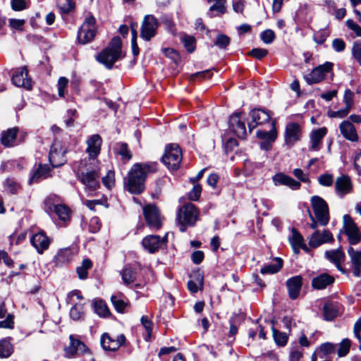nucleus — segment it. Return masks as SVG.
Returning <instances> with one entry per match:
<instances>
[{
	"instance_id": "obj_31",
	"label": "nucleus",
	"mask_w": 361,
	"mask_h": 361,
	"mask_svg": "<svg viewBox=\"0 0 361 361\" xmlns=\"http://www.w3.org/2000/svg\"><path fill=\"white\" fill-rule=\"evenodd\" d=\"M61 204H62V200L60 196L50 194L44 200V211L49 215H51L56 207Z\"/></svg>"
},
{
	"instance_id": "obj_1",
	"label": "nucleus",
	"mask_w": 361,
	"mask_h": 361,
	"mask_svg": "<svg viewBox=\"0 0 361 361\" xmlns=\"http://www.w3.org/2000/svg\"><path fill=\"white\" fill-rule=\"evenodd\" d=\"M157 170V163H145L134 164L128 176L126 183V188L130 193L140 194L145 189V182L148 173L154 172Z\"/></svg>"
},
{
	"instance_id": "obj_30",
	"label": "nucleus",
	"mask_w": 361,
	"mask_h": 361,
	"mask_svg": "<svg viewBox=\"0 0 361 361\" xmlns=\"http://www.w3.org/2000/svg\"><path fill=\"white\" fill-rule=\"evenodd\" d=\"M18 128L16 127L8 128L1 133V143L6 147H11L16 145V137Z\"/></svg>"
},
{
	"instance_id": "obj_4",
	"label": "nucleus",
	"mask_w": 361,
	"mask_h": 361,
	"mask_svg": "<svg viewBox=\"0 0 361 361\" xmlns=\"http://www.w3.org/2000/svg\"><path fill=\"white\" fill-rule=\"evenodd\" d=\"M182 159L180 147L176 144H171L166 147L162 161L169 169L177 170L180 166Z\"/></svg>"
},
{
	"instance_id": "obj_38",
	"label": "nucleus",
	"mask_w": 361,
	"mask_h": 361,
	"mask_svg": "<svg viewBox=\"0 0 361 361\" xmlns=\"http://www.w3.org/2000/svg\"><path fill=\"white\" fill-rule=\"evenodd\" d=\"M13 353V346L11 343V338L0 340V358H8Z\"/></svg>"
},
{
	"instance_id": "obj_11",
	"label": "nucleus",
	"mask_w": 361,
	"mask_h": 361,
	"mask_svg": "<svg viewBox=\"0 0 361 361\" xmlns=\"http://www.w3.org/2000/svg\"><path fill=\"white\" fill-rule=\"evenodd\" d=\"M147 224L152 229L158 230L161 227V222L158 208L152 204H148L143 208Z\"/></svg>"
},
{
	"instance_id": "obj_14",
	"label": "nucleus",
	"mask_w": 361,
	"mask_h": 361,
	"mask_svg": "<svg viewBox=\"0 0 361 361\" xmlns=\"http://www.w3.org/2000/svg\"><path fill=\"white\" fill-rule=\"evenodd\" d=\"M126 342V337L120 334L117 338H113L108 334L104 333L101 337V345L104 350L116 351Z\"/></svg>"
},
{
	"instance_id": "obj_22",
	"label": "nucleus",
	"mask_w": 361,
	"mask_h": 361,
	"mask_svg": "<svg viewBox=\"0 0 361 361\" xmlns=\"http://www.w3.org/2000/svg\"><path fill=\"white\" fill-rule=\"evenodd\" d=\"M301 128L297 123H290L286 126L285 132L286 143L290 146L293 145L300 139Z\"/></svg>"
},
{
	"instance_id": "obj_23",
	"label": "nucleus",
	"mask_w": 361,
	"mask_h": 361,
	"mask_svg": "<svg viewBox=\"0 0 361 361\" xmlns=\"http://www.w3.org/2000/svg\"><path fill=\"white\" fill-rule=\"evenodd\" d=\"M30 243L37 250L38 253L42 254L44 250L48 249L50 244V240L46 235L44 232L40 231L32 236Z\"/></svg>"
},
{
	"instance_id": "obj_56",
	"label": "nucleus",
	"mask_w": 361,
	"mask_h": 361,
	"mask_svg": "<svg viewBox=\"0 0 361 361\" xmlns=\"http://www.w3.org/2000/svg\"><path fill=\"white\" fill-rule=\"evenodd\" d=\"M140 320L142 326L147 331V337L145 339L147 340L150 338L152 332V322L147 316H142Z\"/></svg>"
},
{
	"instance_id": "obj_24",
	"label": "nucleus",
	"mask_w": 361,
	"mask_h": 361,
	"mask_svg": "<svg viewBox=\"0 0 361 361\" xmlns=\"http://www.w3.org/2000/svg\"><path fill=\"white\" fill-rule=\"evenodd\" d=\"M28 71L25 66H23L12 76V82L17 87H23L27 90L31 89V80L28 78Z\"/></svg>"
},
{
	"instance_id": "obj_42",
	"label": "nucleus",
	"mask_w": 361,
	"mask_h": 361,
	"mask_svg": "<svg viewBox=\"0 0 361 361\" xmlns=\"http://www.w3.org/2000/svg\"><path fill=\"white\" fill-rule=\"evenodd\" d=\"M71 213L70 208L64 204H61L53 212V214L57 215L61 221L64 222L70 219Z\"/></svg>"
},
{
	"instance_id": "obj_8",
	"label": "nucleus",
	"mask_w": 361,
	"mask_h": 361,
	"mask_svg": "<svg viewBox=\"0 0 361 361\" xmlns=\"http://www.w3.org/2000/svg\"><path fill=\"white\" fill-rule=\"evenodd\" d=\"M66 152L67 148L63 145L62 142L54 140L49 155L50 164L53 167H59L66 161L65 157Z\"/></svg>"
},
{
	"instance_id": "obj_55",
	"label": "nucleus",
	"mask_w": 361,
	"mask_h": 361,
	"mask_svg": "<svg viewBox=\"0 0 361 361\" xmlns=\"http://www.w3.org/2000/svg\"><path fill=\"white\" fill-rule=\"evenodd\" d=\"M318 181L320 185L329 187L331 186L334 183V176L330 173H324L319 177Z\"/></svg>"
},
{
	"instance_id": "obj_27",
	"label": "nucleus",
	"mask_w": 361,
	"mask_h": 361,
	"mask_svg": "<svg viewBox=\"0 0 361 361\" xmlns=\"http://www.w3.org/2000/svg\"><path fill=\"white\" fill-rule=\"evenodd\" d=\"M326 133L327 130L324 127L313 130L310 135V150L314 152L319 151L321 149L322 140Z\"/></svg>"
},
{
	"instance_id": "obj_57",
	"label": "nucleus",
	"mask_w": 361,
	"mask_h": 361,
	"mask_svg": "<svg viewBox=\"0 0 361 361\" xmlns=\"http://www.w3.org/2000/svg\"><path fill=\"white\" fill-rule=\"evenodd\" d=\"M114 172L109 170L106 175L102 178V183L106 188H111L114 185Z\"/></svg>"
},
{
	"instance_id": "obj_58",
	"label": "nucleus",
	"mask_w": 361,
	"mask_h": 361,
	"mask_svg": "<svg viewBox=\"0 0 361 361\" xmlns=\"http://www.w3.org/2000/svg\"><path fill=\"white\" fill-rule=\"evenodd\" d=\"M202 192V188L200 184H193L192 189L188 193V198L192 201H196L199 199Z\"/></svg>"
},
{
	"instance_id": "obj_45",
	"label": "nucleus",
	"mask_w": 361,
	"mask_h": 361,
	"mask_svg": "<svg viewBox=\"0 0 361 361\" xmlns=\"http://www.w3.org/2000/svg\"><path fill=\"white\" fill-rule=\"evenodd\" d=\"M4 188L11 194H16L20 190L21 186L14 178H8L4 182Z\"/></svg>"
},
{
	"instance_id": "obj_15",
	"label": "nucleus",
	"mask_w": 361,
	"mask_h": 361,
	"mask_svg": "<svg viewBox=\"0 0 361 361\" xmlns=\"http://www.w3.org/2000/svg\"><path fill=\"white\" fill-rule=\"evenodd\" d=\"M252 122L248 123V128L251 133L257 126L262 125L271 120V114L269 111L263 109H254L250 112Z\"/></svg>"
},
{
	"instance_id": "obj_49",
	"label": "nucleus",
	"mask_w": 361,
	"mask_h": 361,
	"mask_svg": "<svg viewBox=\"0 0 361 361\" xmlns=\"http://www.w3.org/2000/svg\"><path fill=\"white\" fill-rule=\"evenodd\" d=\"M348 255L350 257L353 267H361V251H356L352 247L348 249Z\"/></svg>"
},
{
	"instance_id": "obj_6",
	"label": "nucleus",
	"mask_w": 361,
	"mask_h": 361,
	"mask_svg": "<svg viewBox=\"0 0 361 361\" xmlns=\"http://www.w3.org/2000/svg\"><path fill=\"white\" fill-rule=\"evenodd\" d=\"M333 63L326 62L312 69L310 73L304 75L303 78L308 85L317 84L326 78L327 75L331 73Z\"/></svg>"
},
{
	"instance_id": "obj_34",
	"label": "nucleus",
	"mask_w": 361,
	"mask_h": 361,
	"mask_svg": "<svg viewBox=\"0 0 361 361\" xmlns=\"http://www.w3.org/2000/svg\"><path fill=\"white\" fill-rule=\"evenodd\" d=\"M111 301L115 310L119 313H124L126 308L129 305L128 299L121 293L113 295Z\"/></svg>"
},
{
	"instance_id": "obj_62",
	"label": "nucleus",
	"mask_w": 361,
	"mask_h": 361,
	"mask_svg": "<svg viewBox=\"0 0 361 361\" xmlns=\"http://www.w3.org/2000/svg\"><path fill=\"white\" fill-rule=\"evenodd\" d=\"M268 54V51L266 49H262V48H255L252 49L250 52L249 54L250 56H254L255 58L257 59H261L266 56Z\"/></svg>"
},
{
	"instance_id": "obj_21",
	"label": "nucleus",
	"mask_w": 361,
	"mask_h": 361,
	"mask_svg": "<svg viewBox=\"0 0 361 361\" xmlns=\"http://www.w3.org/2000/svg\"><path fill=\"white\" fill-rule=\"evenodd\" d=\"M272 128L269 131L258 130L257 136L263 141L261 142V148L268 151L271 149V143L275 140L277 136V133L275 128V122L273 121Z\"/></svg>"
},
{
	"instance_id": "obj_36",
	"label": "nucleus",
	"mask_w": 361,
	"mask_h": 361,
	"mask_svg": "<svg viewBox=\"0 0 361 361\" xmlns=\"http://www.w3.org/2000/svg\"><path fill=\"white\" fill-rule=\"evenodd\" d=\"M283 267V260L279 257L274 259L273 262L263 267L260 273L264 274H274L278 273Z\"/></svg>"
},
{
	"instance_id": "obj_52",
	"label": "nucleus",
	"mask_w": 361,
	"mask_h": 361,
	"mask_svg": "<svg viewBox=\"0 0 361 361\" xmlns=\"http://www.w3.org/2000/svg\"><path fill=\"white\" fill-rule=\"evenodd\" d=\"M276 35L272 30L267 29L260 34V39L265 44H271L275 39Z\"/></svg>"
},
{
	"instance_id": "obj_13",
	"label": "nucleus",
	"mask_w": 361,
	"mask_h": 361,
	"mask_svg": "<svg viewBox=\"0 0 361 361\" xmlns=\"http://www.w3.org/2000/svg\"><path fill=\"white\" fill-rule=\"evenodd\" d=\"M86 144L87 146L86 152L88 154L89 159L92 160L93 162H97L96 159L101 152L102 137L99 134H94L87 138Z\"/></svg>"
},
{
	"instance_id": "obj_18",
	"label": "nucleus",
	"mask_w": 361,
	"mask_h": 361,
	"mask_svg": "<svg viewBox=\"0 0 361 361\" xmlns=\"http://www.w3.org/2000/svg\"><path fill=\"white\" fill-rule=\"evenodd\" d=\"M335 190L340 197H343L353 190L352 181L348 176L341 175L335 181Z\"/></svg>"
},
{
	"instance_id": "obj_16",
	"label": "nucleus",
	"mask_w": 361,
	"mask_h": 361,
	"mask_svg": "<svg viewBox=\"0 0 361 361\" xmlns=\"http://www.w3.org/2000/svg\"><path fill=\"white\" fill-rule=\"evenodd\" d=\"M166 236L161 238L157 235H150L145 237L142 245L145 250L149 253H154L159 250L161 246L165 243Z\"/></svg>"
},
{
	"instance_id": "obj_26",
	"label": "nucleus",
	"mask_w": 361,
	"mask_h": 361,
	"mask_svg": "<svg viewBox=\"0 0 361 361\" xmlns=\"http://www.w3.org/2000/svg\"><path fill=\"white\" fill-rule=\"evenodd\" d=\"M302 286V278L298 275L288 279L286 281V286L288 295L292 300H295L299 296Z\"/></svg>"
},
{
	"instance_id": "obj_20",
	"label": "nucleus",
	"mask_w": 361,
	"mask_h": 361,
	"mask_svg": "<svg viewBox=\"0 0 361 361\" xmlns=\"http://www.w3.org/2000/svg\"><path fill=\"white\" fill-rule=\"evenodd\" d=\"M333 240V235L329 231L323 230L322 232L316 231L312 234L309 240V245L311 247L316 248L324 243L332 242Z\"/></svg>"
},
{
	"instance_id": "obj_46",
	"label": "nucleus",
	"mask_w": 361,
	"mask_h": 361,
	"mask_svg": "<svg viewBox=\"0 0 361 361\" xmlns=\"http://www.w3.org/2000/svg\"><path fill=\"white\" fill-rule=\"evenodd\" d=\"M116 152L122 157L123 159L129 161L132 158V153L126 142H118L116 144Z\"/></svg>"
},
{
	"instance_id": "obj_28",
	"label": "nucleus",
	"mask_w": 361,
	"mask_h": 361,
	"mask_svg": "<svg viewBox=\"0 0 361 361\" xmlns=\"http://www.w3.org/2000/svg\"><path fill=\"white\" fill-rule=\"evenodd\" d=\"M335 281L334 277L327 273H322L312 279V287L316 290H323L331 286Z\"/></svg>"
},
{
	"instance_id": "obj_41",
	"label": "nucleus",
	"mask_w": 361,
	"mask_h": 361,
	"mask_svg": "<svg viewBox=\"0 0 361 361\" xmlns=\"http://www.w3.org/2000/svg\"><path fill=\"white\" fill-rule=\"evenodd\" d=\"M92 267V262L89 259H85L82 262V264L77 268V274L81 280L86 279L88 276V270Z\"/></svg>"
},
{
	"instance_id": "obj_9",
	"label": "nucleus",
	"mask_w": 361,
	"mask_h": 361,
	"mask_svg": "<svg viewBox=\"0 0 361 361\" xmlns=\"http://www.w3.org/2000/svg\"><path fill=\"white\" fill-rule=\"evenodd\" d=\"M99 174L100 169L98 166L92 169H88L85 172H81L80 180L85 186L86 190L88 192H93L99 188Z\"/></svg>"
},
{
	"instance_id": "obj_10",
	"label": "nucleus",
	"mask_w": 361,
	"mask_h": 361,
	"mask_svg": "<svg viewBox=\"0 0 361 361\" xmlns=\"http://www.w3.org/2000/svg\"><path fill=\"white\" fill-rule=\"evenodd\" d=\"M343 228L350 245H356L360 242L361 233L356 224L348 214L343 216Z\"/></svg>"
},
{
	"instance_id": "obj_47",
	"label": "nucleus",
	"mask_w": 361,
	"mask_h": 361,
	"mask_svg": "<svg viewBox=\"0 0 361 361\" xmlns=\"http://www.w3.org/2000/svg\"><path fill=\"white\" fill-rule=\"evenodd\" d=\"M271 329L276 343L279 346H285L288 340L287 334L276 330L274 326L271 327Z\"/></svg>"
},
{
	"instance_id": "obj_60",
	"label": "nucleus",
	"mask_w": 361,
	"mask_h": 361,
	"mask_svg": "<svg viewBox=\"0 0 361 361\" xmlns=\"http://www.w3.org/2000/svg\"><path fill=\"white\" fill-rule=\"evenodd\" d=\"M351 110L350 108L348 106H345L343 109H339L338 111H331L329 114V117L331 118H344L345 117Z\"/></svg>"
},
{
	"instance_id": "obj_32",
	"label": "nucleus",
	"mask_w": 361,
	"mask_h": 361,
	"mask_svg": "<svg viewBox=\"0 0 361 361\" xmlns=\"http://www.w3.org/2000/svg\"><path fill=\"white\" fill-rule=\"evenodd\" d=\"M325 257L334 263L338 270H342L341 264L345 260V254L341 249L326 251Z\"/></svg>"
},
{
	"instance_id": "obj_59",
	"label": "nucleus",
	"mask_w": 361,
	"mask_h": 361,
	"mask_svg": "<svg viewBox=\"0 0 361 361\" xmlns=\"http://www.w3.org/2000/svg\"><path fill=\"white\" fill-rule=\"evenodd\" d=\"M303 357V352L298 348H293L289 353V361H300Z\"/></svg>"
},
{
	"instance_id": "obj_44",
	"label": "nucleus",
	"mask_w": 361,
	"mask_h": 361,
	"mask_svg": "<svg viewBox=\"0 0 361 361\" xmlns=\"http://www.w3.org/2000/svg\"><path fill=\"white\" fill-rule=\"evenodd\" d=\"M84 315V306L82 304H75L70 310V317L73 320L77 321L83 319Z\"/></svg>"
},
{
	"instance_id": "obj_51",
	"label": "nucleus",
	"mask_w": 361,
	"mask_h": 361,
	"mask_svg": "<svg viewBox=\"0 0 361 361\" xmlns=\"http://www.w3.org/2000/svg\"><path fill=\"white\" fill-rule=\"evenodd\" d=\"M350 347V341L348 338H344L339 344V347L338 349V355L339 357L345 356L349 350Z\"/></svg>"
},
{
	"instance_id": "obj_40",
	"label": "nucleus",
	"mask_w": 361,
	"mask_h": 361,
	"mask_svg": "<svg viewBox=\"0 0 361 361\" xmlns=\"http://www.w3.org/2000/svg\"><path fill=\"white\" fill-rule=\"evenodd\" d=\"M209 2H214V4L210 6L208 16L210 18L214 16L212 12L216 11L219 14H223L226 12V0H208Z\"/></svg>"
},
{
	"instance_id": "obj_25",
	"label": "nucleus",
	"mask_w": 361,
	"mask_h": 361,
	"mask_svg": "<svg viewBox=\"0 0 361 361\" xmlns=\"http://www.w3.org/2000/svg\"><path fill=\"white\" fill-rule=\"evenodd\" d=\"M272 180L276 186L286 185L292 190H298L300 188V183L294 180L283 173H278L272 177Z\"/></svg>"
},
{
	"instance_id": "obj_5",
	"label": "nucleus",
	"mask_w": 361,
	"mask_h": 361,
	"mask_svg": "<svg viewBox=\"0 0 361 361\" xmlns=\"http://www.w3.org/2000/svg\"><path fill=\"white\" fill-rule=\"evenodd\" d=\"M311 204L318 223L322 226L327 225L329 221V212L326 201L315 195L311 198Z\"/></svg>"
},
{
	"instance_id": "obj_48",
	"label": "nucleus",
	"mask_w": 361,
	"mask_h": 361,
	"mask_svg": "<svg viewBox=\"0 0 361 361\" xmlns=\"http://www.w3.org/2000/svg\"><path fill=\"white\" fill-rule=\"evenodd\" d=\"M121 274L123 283L127 286L133 283L135 279V271L130 267H125Z\"/></svg>"
},
{
	"instance_id": "obj_3",
	"label": "nucleus",
	"mask_w": 361,
	"mask_h": 361,
	"mask_svg": "<svg viewBox=\"0 0 361 361\" xmlns=\"http://www.w3.org/2000/svg\"><path fill=\"white\" fill-rule=\"evenodd\" d=\"M198 218V212L192 203L181 207L177 214V223L180 232H185L188 226H193Z\"/></svg>"
},
{
	"instance_id": "obj_19",
	"label": "nucleus",
	"mask_w": 361,
	"mask_h": 361,
	"mask_svg": "<svg viewBox=\"0 0 361 361\" xmlns=\"http://www.w3.org/2000/svg\"><path fill=\"white\" fill-rule=\"evenodd\" d=\"M70 345L65 348V355L68 358L82 354L87 350V347L82 341L74 338L73 335L70 337Z\"/></svg>"
},
{
	"instance_id": "obj_64",
	"label": "nucleus",
	"mask_w": 361,
	"mask_h": 361,
	"mask_svg": "<svg viewBox=\"0 0 361 361\" xmlns=\"http://www.w3.org/2000/svg\"><path fill=\"white\" fill-rule=\"evenodd\" d=\"M346 25L348 27L352 30L357 37H361V27L360 25L351 19L346 21Z\"/></svg>"
},
{
	"instance_id": "obj_50",
	"label": "nucleus",
	"mask_w": 361,
	"mask_h": 361,
	"mask_svg": "<svg viewBox=\"0 0 361 361\" xmlns=\"http://www.w3.org/2000/svg\"><path fill=\"white\" fill-rule=\"evenodd\" d=\"M330 31L328 28L325 27L320 29L319 30L314 32L313 39L314 42L319 44H323L327 37L329 36Z\"/></svg>"
},
{
	"instance_id": "obj_12",
	"label": "nucleus",
	"mask_w": 361,
	"mask_h": 361,
	"mask_svg": "<svg viewBox=\"0 0 361 361\" xmlns=\"http://www.w3.org/2000/svg\"><path fill=\"white\" fill-rule=\"evenodd\" d=\"M159 23L152 15L145 17L141 27V37L146 41H149L155 35Z\"/></svg>"
},
{
	"instance_id": "obj_2",
	"label": "nucleus",
	"mask_w": 361,
	"mask_h": 361,
	"mask_svg": "<svg viewBox=\"0 0 361 361\" xmlns=\"http://www.w3.org/2000/svg\"><path fill=\"white\" fill-rule=\"evenodd\" d=\"M125 56L122 51V41L119 37H114L111 39L109 45L98 53L95 58L101 64L107 69H111L114 64Z\"/></svg>"
},
{
	"instance_id": "obj_43",
	"label": "nucleus",
	"mask_w": 361,
	"mask_h": 361,
	"mask_svg": "<svg viewBox=\"0 0 361 361\" xmlns=\"http://www.w3.org/2000/svg\"><path fill=\"white\" fill-rule=\"evenodd\" d=\"M49 173V167L40 164L30 178V182H37L41 178H46Z\"/></svg>"
},
{
	"instance_id": "obj_33",
	"label": "nucleus",
	"mask_w": 361,
	"mask_h": 361,
	"mask_svg": "<svg viewBox=\"0 0 361 361\" xmlns=\"http://www.w3.org/2000/svg\"><path fill=\"white\" fill-rule=\"evenodd\" d=\"M289 241L295 253H298L300 249L307 250V247L304 243L303 237L294 228L292 230V235L289 238Z\"/></svg>"
},
{
	"instance_id": "obj_53",
	"label": "nucleus",
	"mask_w": 361,
	"mask_h": 361,
	"mask_svg": "<svg viewBox=\"0 0 361 361\" xmlns=\"http://www.w3.org/2000/svg\"><path fill=\"white\" fill-rule=\"evenodd\" d=\"M230 44V38L226 35L219 34L217 35L215 45L220 49H226Z\"/></svg>"
},
{
	"instance_id": "obj_17",
	"label": "nucleus",
	"mask_w": 361,
	"mask_h": 361,
	"mask_svg": "<svg viewBox=\"0 0 361 361\" xmlns=\"http://www.w3.org/2000/svg\"><path fill=\"white\" fill-rule=\"evenodd\" d=\"M240 116V112L234 113L229 118V126L238 137L243 139L246 136V128Z\"/></svg>"
},
{
	"instance_id": "obj_7",
	"label": "nucleus",
	"mask_w": 361,
	"mask_h": 361,
	"mask_svg": "<svg viewBox=\"0 0 361 361\" xmlns=\"http://www.w3.org/2000/svg\"><path fill=\"white\" fill-rule=\"evenodd\" d=\"M95 19L93 16L87 17L78 32V39L81 44L91 42L96 35Z\"/></svg>"
},
{
	"instance_id": "obj_37",
	"label": "nucleus",
	"mask_w": 361,
	"mask_h": 361,
	"mask_svg": "<svg viewBox=\"0 0 361 361\" xmlns=\"http://www.w3.org/2000/svg\"><path fill=\"white\" fill-rule=\"evenodd\" d=\"M94 312L100 317H107L111 312L106 302L101 299H95L93 302Z\"/></svg>"
},
{
	"instance_id": "obj_61",
	"label": "nucleus",
	"mask_w": 361,
	"mask_h": 361,
	"mask_svg": "<svg viewBox=\"0 0 361 361\" xmlns=\"http://www.w3.org/2000/svg\"><path fill=\"white\" fill-rule=\"evenodd\" d=\"M352 52L354 58L361 66V42H355L353 44Z\"/></svg>"
},
{
	"instance_id": "obj_63",
	"label": "nucleus",
	"mask_w": 361,
	"mask_h": 361,
	"mask_svg": "<svg viewBox=\"0 0 361 361\" xmlns=\"http://www.w3.org/2000/svg\"><path fill=\"white\" fill-rule=\"evenodd\" d=\"M26 233H21L18 235L16 233H13L9 236V242L11 245H18L23 240L25 239Z\"/></svg>"
},
{
	"instance_id": "obj_29",
	"label": "nucleus",
	"mask_w": 361,
	"mask_h": 361,
	"mask_svg": "<svg viewBox=\"0 0 361 361\" xmlns=\"http://www.w3.org/2000/svg\"><path fill=\"white\" fill-rule=\"evenodd\" d=\"M339 130L342 135L348 140L355 142L358 140V135L353 124L350 121H343L339 125Z\"/></svg>"
},
{
	"instance_id": "obj_54",
	"label": "nucleus",
	"mask_w": 361,
	"mask_h": 361,
	"mask_svg": "<svg viewBox=\"0 0 361 361\" xmlns=\"http://www.w3.org/2000/svg\"><path fill=\"white\" fill-rule=\"evenodd\" d=\"M182 42L184 44L185 48L187 49L188 51H189L190 53L194 51V50L195 49V39L193 37L189 36V35H185L182 38Z\"/></svg>"
},
{
	"instance_id": "obj_39",
	"label": "nucleus",
	"mask_w": 361,
	"mask_h": 361,
	"mask_svg": "<svg viewBox=\"0 0 361 361\" xmlns=\"http://www.w3.org/2000/svg\"><path fill=\"white\" fill-rule=\"evenodd\" d=\"M73 257L72 250L69 247L61 249L55 256V261L57 264H62L69 262Z\"/></svg>"
},
{
	"instance_id": "obj_35",
	"label": "nucleus",
	"mask_w": 361,
	"mask_h": 361,
	"mask_svg": "<svg viewBox=\"0 0 361 361\" xmlns=\"http://www.w3.org/2000/svg\"><path fill=\"white\" fill-rule=\"evenodd\" d=\"M324 317L327 321H331L339 314L340 305L337 302H327L324 306Z\"/></svg>"
}]
</instances>
